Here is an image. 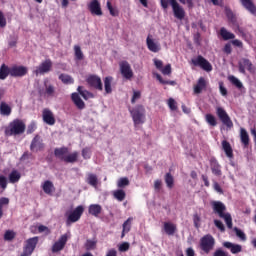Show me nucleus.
I'll use <instances>...</instances> for the list:
<instances>
[{
  "label": "nucleus",
  "mask_w": 256,
  "mask_h": 256,
  "mask_svg": "<svg viewBox=\"0 0 256 256\" xmlns=\"http://www.w3.org/2000/svg\"><path fill=\"white\" fill-rule=\"evenodd\" d=\"M211 205L214 213H216L220 219H224L228 229H233V218L230 213H225L227 206L221 201H213Z\"/></svg>",
  "instance_id": "nucleus-1"
},
{
  "label": "nucleus",
  "mask_w": 256,
  "mask_h": 256,
  "mask_svg": "<svg viewBox=\"0 0 256 256\" xmlns=\"http://www.w3.org/2000/svg\"><path fill=\"white\" fill-rule=\"evenodd\" d=\"M67 153H69V148L65 146L54 149V155L57 159H60V161H64V163H77L79 159V152L74 151L68 155Z\"/></svg>",
  "instance_id": "nucleus-2"
},
{
  "label": "nucleus",
  "mask_w": 256,
  "mask_h": 256,
  "mask_svg": "<svg viewBox=\"0 0 256 256\" xmlns=\"http://www.w3.org/2000/svg\"><path fill=\"white\" fill-rule=\"evenodd\" d=\"M25 129H27V126L23 120L14 119L9 123L8 127L5 128L4 133L7 137H13V135H23V133H25Z\"/></svg>",
  "instance_id": "nucleus-3"
},
{
  "label": "nucleus",
  "mask_w": 256,
  "mask_h": 256,
  "mask_svg": "<svg viewBox=\"0 0 256 256\" xmlns=\"http://www.w3.org/2000/svg\"><path fill=\"white\" fill-rule=\"evenodd\" d=\"M129 113L132 117L134 127L143 125L146 121V110L142 104L136 105L134 108L129 109Z\"/></svg>",
  "instance_id": "nucleus-4"
},
{
  "label": "nucleus",
  "mask_w": 256,
  "mask_h": 256,
  "mask_svg": "<svg viewBox=\"0 0 256 256\" xmlns=\"http://www.w3.org/2000/svg\"><path fill=\"white\" fill-rule=\"evenodd\" d=\"M160 2L162 9H168L169 5H171L176 19H179V21H183V19H185V9H183V6L179 5L177 0H160Z\"/></svg>",
  "instance_id": "nucleus-5"
},
{
  "label": "nucleus",
  "mask_w": 256,
  "mask_h": 256,
  "mask_svg": "<svg viewBox=\"0 0 256 256\" xmlns=\"http://www.w3.org/2000/svg\"><path fill=\"white\" fill-rule=\"evenodd\" d=\"M225 15L229 23H231L232 29H234L236 33H239L243 39H247V34L245 33V30L239 25V21H237V16L235 13H233V10H231L229 7H226Z\"/></svg>",
  "instance_id": "nucleus-6"
},
{
  "label": "nucleus",
  "mask_w": 256,
  "mask_h": 256,
  "mask_svg": "<svg viewBox=\"0 0 256 256\" xmlns=\"http://www.w3.org/2000/svg\"><path fill=\"white\" fill-rule=\"evenodd\" d=\"M84 211L85 208L82 205H79L72 212H66V225H71V223H77V221L81 219Z\"/></svg>",
  "instance_id": "nucleus-7"
},
{
  "label": "nucleus",
  "mask_w": 256,
  "mask_h": 256,
  "mask_svg": "<svg viewBox=\"0 0 256 256\" xmlns=\"http://www.w3.org/2000/svg\"><path fill=\"white\" fill-rule=\"evenodd\" d=\"M38 243H39V237L37 236L27 239L23 247V252L20 256L33 255V251H35Z\"/></svg>",
  "instance_id": "nucleus-8"
},
{
  "label": "nucleus",
  "mask_w": 256,
  "mask_h": 256,
  "mask_svg": "<svg viewBox=\"0 0 256 256\" xmlns=\"http://www.w3.org/2000/svg\"><path fill=\"white\" fill-rule=\"evenodd\" d=\"M200 247L204 253H211L213 247H215V238H213L211 234L203 236L200 240Z\"/></svg>",
  "instance_id": "nucleus-9"
},
{
  "label": "nucleus",
  "mask_w": 256,
  "mask_h": 256,
  "mask_svg": "<svg viewBox=\"0 0 256 256\" xmlns=\"http://www.w3.org/2000/svg\"><path fill=\"white\" fill-rule=\"evenodd\" d=\"M216 115L221 123L227 127V129H233V120H231V117L229 114H227V111H225L223 107H216Z\"/></svg>",
  "instance_id": "nucleus-10"
},
{
  "label": "nucleus",
  "mask_w": 256,
  "mask_h": 256,
  "mask_svg": "<svg viewBox=\"0 0 256 256\" xmlns=\"http://www.w3.org/2000/svg\"><path fill=\"white\" fill-rule=\"evenodd\" d=\"M194 67H200L203 71H213V66L209 63V60L205 59V57L198 55L197 58L191 60Z\"/></svg>",
  "instance_id": "nucleus-11"
},
{
  "label": "nucleus",
  "mask_w": 256,
  "mask_h": 256,
  "mask_svg": "<svg viewBox=\"0 0 256 256\" xmlns=\"http://www.w3.org/2000/svg\"><path fill=\"white\" fill-rule=\"evenodd\" d=\"M238 69H239V72L242 73V75H245L246 73L245 69H247V71H249V73H251L252 75L255 74V66L253 65L251 60L247 58H242L238 62Z\"/></svg>",
  "instance_id": "nucleus-12"
},
{
  "label": "nucleus",
  "mask_w": 256,
  "mask_h": 256,
  "mask_svg": "<svg viewBox=\"0 0 256 256\" xmlns=\"http://www.w3.org/2000/svg\"><path fill=\"white\" fill-rule=\"evenodd\" d=\"M87 84L92 89H96V91H103V82L101 81V77L97 75H90L86 79Z\"/></svg>",
  "instance_id": "nucleus-13"
},
{
  "label": "nucleus",
  "mask_w": 256,
  "mask_h": 256,
  "mask_svg": "<svg viewBox=\"0 0 256 256\" xmlns=\"http://www.w3.org/2000/svg\"><path fill=\"white\" fill-rule=\"evenodd\" d=\"M52 68L53 61H51V59H46L38 67H36L34 73L35 75H45V73H49Z\"/></svg>",
  "instance_id": "nucleus-14"
},
{
  "label": "nucleus",
  "mask_w": 256,
  "mask_h": 256,
  "mask_svg": "<svg viewBox=\"0 0 256 256\" xmlns=\"http://www.w3.org/2000/svg\"><path fill=\"white\" fill-rule=\"evenodd\" d=\"M67 241H69V236L67 234L61 235L58 241L52 245V253H59V251H63L67 245Z\"/></svg>",
  "instance_id": "nucleus-15"
},
{
  "label": "nucleus",
  "mask_w": 256,
  "mask_h": 256,
  "mask_svg": "<svg viewBox=\"0 0 256 256\" xmlns=\"http://www.w3.org/2000/svg\"><path fill=\"white\" fill-rule=\"evenodd\" d=\"M120 72L124 79L131 81L133 79V70L131 69V65L129 62L124 61L120 63Z\"/></svg>",
  "instance_id": "nucleus-16"
},
{
  "label": "nucleus",
  "mask_w": 256,
  "mask_h": 256,
  "mask_svg": "<svg viewBox=\"0 0 256 256\" xmlns=\"http://www.w3.org/2000/svg\"><path fill=\"white\" fill-rule=\"evenodd\" d=\"M153 63L156 69H158V71H160L162 75H171L172 73L171 64H167L165 67H163V62L157 58L153 59Z\"/></svg>",
  "instance_id": "nucleus-17"
},
{
  "label": "nucleus",
  "mask_w": 256,
  "mask_h": 256,
  "mask_svg": "<svg viewBox=\"0 0 256 256\" xmlns=\"http://www.w3.org/2000/svg\"><path fill=\"white\" fill-rule=\"evenodd\" d=\"M28 71L25 66H12L10 67V77H25Z\"/></svg>",
  "instance_id": "nucleus-18"
},
{
  "label": "nucleus",
  "mask_w": 256,
  "mask_h": 256,
  "mask_svg": "<svg viewBox=\"0 0 256 256\" xmlns=\"http://www.w3.org/2000/svg\"><path fill=\"white\" fill-rule=\"evenodd\" d=\"M45 149V144L43 143V139H41V136L36 135L30 144V150L32 151H43Z\"/></svg>",
  "instance_id": "nucleus-19"
},
{
  "label": "nucleus",
  "mask_w": 256,
  "mask_h": 256,
  "mask_svg": "<svg viewBox=\"0 0 256 256\" xmlns=\"http://www.w3.org/2000/svg\"><path fill=\"white\" fill-rule=\"evenodd\" d=\"M88 9L92 15H97L98 17L103 15V11L101 10V3H99V0H92L88 5Z\"/></svg>",
  "instance_id": "nucleus-20"
},
{
  "label": "nucleus",
  "mask_w": 256,
  "mask_h": 256,
  "mask_svg": "<svg viewBox=\"0 0 256 256\" xmlns=\"http://www.w3.org/2000/svg\"><path fill=\"white\" fill-rule=\"evenodd\" d=\"M207 89V80L204 77H200L194 85L193 91L195 95H201L203 91Z\"/></svg>",
  "instance_id": "nucleus-21"
},
{
  "label": "nucleus",
  "mask_w": 256,
  "mask_h": 256,
  "mask_svg": "<svg viewBox=\"0 0 256 256\" xmlns=\"http://www.w3.org/2000/svg\"><path fill=\"white\" fill-rule=\"evenodd\" d=\"M146 44H147V48L152 53H159L161 51V45L159 43L155 42V40H153L151 38V35H148V37L146 39Z\"/></svg>",
  "instance_id": "nucleus-22"
},
{
  "label": "nucleus",
  "mask_w": 256,
  "mask_h": 256,
  "mask_svg": "<svg viewBox=\"0 0 256 256\" xmlns=\"http://www.w3.org/2000/svg\"><path fill=\"white\" fill-rule=\"evenodd\" d=\"M42 117L44 123L46 125H55V116L53 115V112L49 110L48 108H45L42 112Z\"/></svg>",
  "instance_id": "nucleus-23"
},
{
  "label": "nucleus",
  "mask_w": 256,
  "mask_h": 256,
  "mask_svg": "<svg viewBox=\"0 0 256 256\" xmlns=\"http://www.w3.org/2000/svg\"><path fill=\"white\" fill-rule=\"evenodd\" d=\"M163 230L166 235L171 237L177 233V225L172 222H164Z\"/></svg>",
  "instance_id": "nucleus-24"
},
{
  "label": "nucleus",
  "mask_w": 256,
  "mask_h": 256,
  "mask_svg": "<svg viewBox=\"0 0 256 256\" xmlns=\"http://www.w3.org/2000/svg\"><path fill=\"white\" fill-rule=\"evenodd\" d=\"M222 245L226 249H229L233 255H236L237 253H241V251H243V247L239 244H234L231 242H223Z\"/></svg>",
  "instance_id": "nucleus-25"
},
{
  "label": "nucleus",
  "mask_w": 256,
  "mask_h": 256,
  "mask_svg": "<svg viewBox=\"0 0 256 256\" xmlns=\"http://www.w3.org/2000/svg\"><path fill=\"white\" fill-rule=\"evenodd\" d=\"M241 5L246 9V11H249L251 15H256V6L255 3H253V0H239Z\"/></svg>",
  "instance_id": "nucleus-26"
},
{
  "label": "nucleus",
  "mask_w": 256,
  "mask_h": 256,
  "mask_svg": "<svg viewBox=\"0 0 256 256\" xmlns=\"http://www.w3.org/2000/svg\"><path fill=\"white\" fill-rule=\"evenodd\" d=\"M210 167L213 175L216 177H221L223 175V172L221 171V164L216 159L210 160Z\"/></svg>",
  "instance_id": "nucleus-27"
},
{
  "label": "nucleus",
  "mask_w": 256,
  "mask_h": 256,
  "mask_svg": "<svg viewBox=\"0 0 256 256\" xmlns=\"http://www.w3.org/2000/svg\"><path fill=\"white\" fill-rule=\"evenodd\" d=\"M88 213L89 215H92V217H99L101 213H103V207L99 204H91L88 207Z\"/></svg>",
  "instance_id": "nucleus-28"
},
{
  "label": "nucleus",
  "mask_w": 256,
  "mask_h": 256,
  "mask_svg": "<svg viewBox=\"0 0 256 256\" xmlns=\"http://www.w3.org/2000/svg\"><path fill=\"white\" fill-rule=\"evenodd\" d=\"M71 99L74 105L77 107V109L83 110L85 108V102L83 101V99H81V96H79V93L77 92L72 93Z\"/></svg>",
  "instance_id": "nucleus-29"
},
{
  "label": "nucleus",
  "mask_w": 256,
  "mask_h": 256,
  "mask_svg": "<svg viewBox=\"0 0 256 256\" xmlns=\"http://www.w3.org/2000/svg\"><path fill=\"white\" fill-rule=\"evenodd\" d=\"M78 95H81L85 101H89V99H95V94L93 92H89L83 86H78L77 88Z\"/></svg>",
  "instance_id": "nucleus-30"
},
{
  "label": "nucleus",
  "mask_w": 256,
  "mask_h": 256,
  "mask_svg": "<svg viewBox=\"0 0 256 256\" xmlns=\"http://www.w3.org/2000/svg\"><path fill=\"white\" fill-rule=\"evenodd\" d=\"M222 150L224 151L226 157H228V159H233L234 155H233V147H231V143H229V141L227 140H223L222 141Z\"/></svg>",
  "instance_id": "nucleus-31"
},
{
  "label": "nucleus",
  "mask_w": 256,
  "mask_h": 256,
  "mask_svg": "<svg viewBox=\"0 0 256 256\" xmlns=\"http://www.w3.org/2000/svg\"><path fill=\"white\" fill-rule=\"evenodd\" d=\"M132 225H133V217H129L126 221H124L122 225L121 239L125 237L126 233H129V231H131Z\"/></svg>",
  "instance_id": "nucleus-32"
},
{
  "label": "nucleus",
  "mask_w": 256,
  "mask_h": 256,
  "mask_svg": "<svg viewBox=\"0 0 256 256\" xmlns=\"http://www.w3.org/2000/svg\"><path fill=\"white\" fill-rule=\"evenodd\" d=\"M42 189L44 193H46V195H53V192L55 191V185H53V182H51L50 180H46L42 184Z\"/></svg>",
  "instance_id": "nucleus-33"
},
{
  "label": "nucleus",
  "mask_w": 256,
  "mask_h": 256,
  "mask_svg": "<svg viewBox=\"0 0 256 256\" xmlns=\"http://www.w3.org/2000/svg\"><path fill=\"white\" fill-rule=\"evenodd\" d=\"M9 75H11V68L7 64H2L0 66V81H5Z\"/></svg>",
  "instance_id": "nucleus-34"
},
{
  "label": "nucleus",
  "mask_w": 256,
  "mask_h": 256,
  "mask_svg": "<svg viewBox=\"0 0 256 256\" xmlns=\"http://www.w3.org/2000/svg\"><path fill=\"white\" fill-rule=\"evenodd\" d=\"M240 141L244 147H249V133L245 128H240Z\"/></svg>",
  "instance_id": "nucleus-35"
},
{
  "label": "nucleus",
  "mask_w": 256,
  "mask_h": 256,
  "mask_svg": "<svg viewBox=\"0 0 256 256\" xmlns=\"http://www.w3.org/2000/svg\"><path fill=\"white\" fill-rule=\"evenodd\" d=\"M8 179H9V183H12V184L19 183V181L21 180V172L17 170H12L8 176Z\"/></svg>",
  "instance_id": "nucleus-36"
},
{
  "label": "nucleus",
  "mask_w": 256,
  "mask_h": 256,
  "mask_svg": "<svg viewBox=\"0 0 256 256\" xmlns=\"http://www.w3.org/2000/svg\"><path fill=\"white\" fill-rule=\"evenodd\" d=\"M12 109L9 104L5 102L0 103V115H3L4 117H9L11 115Z\"/></svg>",
  "instance_id": "nucleus-37"
},
{
  "label": "nucleus",
  "mask_w": 256,
  "mask_h": 256,
  "mask_svg": "<svg viewBox=\"0 0 256 256\" xmlns=\"http://www.w3.org/2000/svg\"><path fill=\"white\" fill-rule=\"evenodd\" d=\"M111 83H113V77L108 76L104 78V89L106 95H110V93H113V88H111Z\"/></svg>",
  "instance_id": "nucleus-38"
},
{
  "label": "nucleus",
  "mask_w": 256,
  "mask_h": 256,
  "mask_svg": "<svg viewBox=\"0 0 256 256\" xmlns=\"http://www.w3.org/2000/svg\"><path fill=\"white\" fill-rule=\"evenodd\" d=\"M220 36L222 37V39H223L224 41H229V40H231V39H235V34H233V33L229 32V31H227V30L225 29V27H222V28L220 29Z\"/></svg>",
  "instance_id": "nucleus-39"
},
{
  "label": "nucleus",
  "mask_w": 256,
  "mask_h": 256,
  "mask_svg": "<svg viewBox=\"0 0 256 256\" xmlns=\"http://www.w3.org/2000/svg\"><path fill=\"white\" fill-rule=\"evenodd\" d=\"M59 79L64 85H73L75 83V80L69 74H60Z\"/></svg>",
  "instance_id": "nucleus-40"
},
{
  "label": "nucleus",
  "mask_w": 256,
  "mask_h": 256,
  "mask_svg": "<svg viewBox=\"0 0 256 256\" xmlns=\"http://www.w3.org/2000/svg\"><path fill=\"white\" fill-rule=\"evenodd\" d=\"M164 181L168 189H173V186L175 185V178H173V175H171L170 172L166 173L164 176Z\"/></svg>",
  "instance_id": "nucleus-41"
},
{
  "label": "nucleus",
  "mask_w": 256,
  "mask_h": 256,
  "mask_svg": "<svg viewBox=\"0 0 256 256\" xmlns=\"http://www.w3.org/2000/svg\"><path fill=\"white\" fill-rule=\"evenodd\" d=\"M113 197L117 199V201H125V197H127V194L124 192L123 189H118L113 192Z\"/></svg>",
  "instance_id": "nucleus-42"
},
{
  "label": "nucleus",
  "mask_w": 256,
  "mask_h": 256,
  "mask_svg": "<svg viewBox=\"0 0 256 256\" xmlns=\"http://www.w3.org/2000/svg\"><path fill=\"white\" fill-rule=\"evenodd\" d=\"M205 121L210 127H217V118L213 114H206Z\"/></svg>",
  "instance_id": "nucleus-43"
},
{
  "label": "nucleus",
  "mask_w": 256,
  "mask_h": 256,
  "mask_svg": "<svg viewBox=\"0 0 256 256\" xmlns=\"http://www.w3.org/2000/svg\"><path fill=\"white\" fill-rule=\"evenodd\" d=\"M74 55H75L76 61H83L85 56L83 55V51H81V46L79 45L74 46Z\"/></svg>",
  "instance_id": "nucleus-44"
},
{
  "label": "nucleus",
  "mask_w": 256,
  "mask_h": 256,
  "mask_svg": "<svg viewBox=\"0 0 256 256\" xmlns=\"http://www.w3.org/2000/svg\"><path fill=\"white\" fill-rule=\"evenodd\" d=\"M86 181L88 185H91L92 187H97V183H99V180L97 179V175L92 173L88 174Z\"/></svg>",
  "instance_id": "nucleus-45"
},
{
  "label": "nucleus",
  "mask_w": 256,
  "mask_h": 256,
  "mask_svg": "<svg viewBox=\"0 0 256 256\" xmlns=\"http://www.w3.org/2000/svg\"><path fill=\"white\" fill-rule=\"evenodd\" d=\"M45 94L48 96V97H54L55 95V86L49 84H45Z\"/></svg>",
  "instance_id": "nucleus-46"
},
{
  "label": "nucleus",
  "mask_w": 256,
  "mask_h": 256,
  "mask_svg": "<svg viewBox=\"0 0 256 256\" xmlns=\"http://www.w3.org/2000/svg\"><path fill=\"white\" fill-rule=\"evenodd\" d=\"M9 205V198L2 197L0 198V219L3 217V207Z\"/></svg>",
  "instance_id": "nucleus-47"
},
{
  "label": "nucleus",
  "mask_w": 256,
  "mask_h": 256,
  "mask_svg": "<svg viewBox=\"0 0 256 256\" xmlns=\"http://www.w3.org/2000/svg\"><path fill=\"white\" fill-rule=\"evenodd\" d=\"M229 81L230 83H232V85H234L235 87H237V89H243V83H241L237 77L235 76H230L229 77Z\"/></svg>",
  "instance_id": "nucleus-48"
},
{
  "label": "nucleus",
  "mask_w": 256,
  "mask_h": 256,
  "mask_svg": "<svg viewBox=\"0 0 256 256\" xmlns=\"http://www.w3.org/2000/svg\"><path fill=\"white\" fill-rule=\"evenodd\" d=\"M157 81H159V83H161L162 85H175V81H168V80H163V77L160 76V74L158 73H154Z\"/></svg>",
  "instance_id": "nucleus-49"
},
{
  "label": "nucleus",
  "mask_w": 256,
  "mask_h": 256,
  "mask_svg": "<svg viewBox=\"0 0 256 256\" xmlns=\"http://www.w3.org/2000/svg\"><path fill=\"white\" fill-rule=\"evenodd\" d=\"M95 247H97V240H89L86 241L85 243V248L87 249V251H93V249H95Z\"/></svg>",
  "instance_id": "nucleus-50"
},
{
  "label": "nucleus",
  "mask_w": 256,
  "mask_h": 256,
  "mask_svg": "<svg viewBox=\"0 0 256 256\" xmlns=\"http://www.w3.org/2000/svg\"><path fill=\"white\" fill-rule=\"evenodd\" d=\"M139 99H141V91L133 90V95L131 98L132 105H135L137 103V101H139Z\"/></svg>",
  "instance_id": "nucleus-51"
},
{
  "label": "nucleus",
  "mask_w": 256,
  "mask_h": 256,
  "mask_svg": "<svg viewBox=\"0 0 256 256\" xmlns=\"http://www.w3.org/2000/svg\"><path fill=\"white\" fill-rule=\"evenodd\" d=\"M129 186V178L127 177H122L118 180L117 182V187H119L120 189L123 187H127Z\"/></svg>",
  "instance_id": "nucleus-52"
},
{
  "label": "nucleus",
  "mask_w": 256,
  "mask_h": 256,
  "mask_svg": "<svg viewBox=\"0 0 256 256\" xmlns=\"http://www.w3.org/2000/svg\"><path fill=\"white\" fill-rule=\"evenodd\" d=\"M107 7L112 17H119V10H117V8H113V5H111L109 1L107 2Z\"/></svg>",
  "instance_id": "nucleus-53"
},
{
  "label": "nucleus",
  "mask_w": 256,
  "mask_h": 256,
  "mask_svg": "<svg viewBox=\"0 0 256 256\" xmlns=\"http://www.w3.org/2000/svg\"><path fill=\"white\" fill-rule=\"evenodd\" d=\"M234 231L236 233V236L239 237V239H241V241H247V236L241 229L235 227Z\"/></svg>",
  "instance_id": "nucleus-54"
},
{
  "label": "nucleus",
  "mask_w": 256,
  "mask_h": 256,
  "mask_svg": "<svg viewBox=\"0 0 256 256\" xmlns=\"http://www.w3.org/2000/svg\"><path fill=\"white\" fill-rule=\"evenodd\" d=\"M5 241H13L15 239V232L8 230L4 234Z\"/></svg>",
  "instance_id": "nucleus-55"
},
{
  "label": "nucleus",
  "mask_w": 256,
  "mask_h": 256,
  "mask_svg": "<svg viewBox=\"0 0 256 256\" xmlns=\"http://www.w3.org/2000/svg\"><path fill=\"white\" fill-rule=\"evenodd\" d=\"M214 225L221 231V233H225V225L221 220H214Z\"/></svg>",
  "instance_id": "nucleus-56"
},
{
  "label": "nucleus",
  "mask_w": 256,
  "mask_h": 256,
  "mask_svg": "<svg viewBox=\"0 0 256 256\" xmlns=\"http://www.w3.org/2000/svg\"><path fill=\"white\" fill-rule=\"evenodd\" d=\"M168 107L171 111H177V102L175 101V99L170 98L168 100Z\"/></svg>",
  "instance_id": "nucleus-57"
},
{
  "label": "nucleus",
  "mask_w": 256,
  "mask_h": 256,
  "mask_svg": "<svg viewBox=\"0 0 256 256\" xmlns=\"http://www.w3.org/2000/svg\"><path fill=\"white\" fill-rule=\"evenodd\" d=\"M193 221H194V227H196V229H199V227H201V216H199V214H194L193 215Z\"/></svg>",
  "instance_id": "nucleus-58"
},
{
  "label": "nucleus",
  "mask_w": 256,
  "mask_h": 256,
  "mask_svg": "<svg viewBox=\"0 0 256 256\" xmlns=\"http://www.w3.org/2000/svg\"><path fill=\"white\" fill-rule=\"evenodd\" d=\"M82 157L83 159H91V148H88V147L84 148L82 150Z\"/></svg>",
  "instance_id": "nucleus-59"
},
{
  "label": "nucleus",
  "mask_w": 256,
  "mask_h": 256,
  "mask_svg": "<svg viewBox=\"0 0 256 256\" xmlns=\"http://www.w3.org/2000/svg\"><path fill=\"white\" fill-rule=\"evenodd\" d=\"M37 129V124L35 122H32L27 127V135H31V133H35V130Z\"/></svg>",
  "instance_id": "nucleus-60"
},
{
  "label": "nucleus",
  "mask_w": 256,
  "mask_h": 256,
  "mask_svg": "<svg viewBox=\"0 0 256 256\" xmlns=\"http://www.w3.org/2000/svg\"><path fill=\"white\" fill-rule=\"evenodd\" d=\"M0 187L1 189L5 190L7 189V177L0 174Z\"/></svg>",
  "instance_id": "nucleus-61"
},
{
  "label": "nucleus",
  "mask_w": 256,
  "mask_h": 256,
  "mask_svg": "<svg viewBox=\"0 0 256 256\" xmlns=\"http://www.w3.org/2000/svg\"><path fill=\"white\" fill-rule=\"evenodd\" d=\"M129 247H130L129 242H123L119 246V251H121L122 253H125V251H129Z\"/></svg>",
  "instance_id": "nucleus-62"
},
{
  "label": "nucleus",
  "mask_w": 256,
  "mask_h": 256,
  "mask_svg": "<svg viewBox=\"0 0 256 256\" xmlns=\"http://www.w3.org/2000/svg\"><path fill=\"white\" fill-rule=\"evenodd\" d=\"M213 256H229V253L225 252V251H224L223 249H221V248H218V249L214 252Z\"/></svg>",
  "instance_id": "nucleus-63"
},
{
  "label": "nucleus",
  "mask_w": 256,
  "mask_h": 256,
  "mask_svg": "<svg viewBox=\"0 0 256 256\" xmlns=\"http://www.w3.org/2000/svg\"><path fill=\"white\" fill-rule=\"evenodd\" d=\"M220 93L223 97H227V88H225L223 82H219Z\"/></svg>",
  "instance_id": "nucleus-64"
}]
</instances>
